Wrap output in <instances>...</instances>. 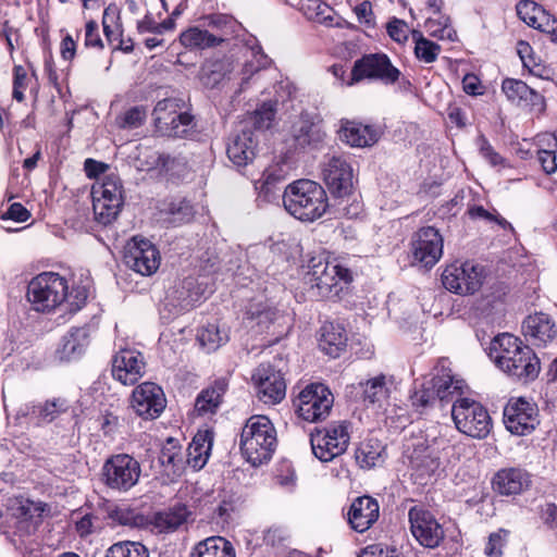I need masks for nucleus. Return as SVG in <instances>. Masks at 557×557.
Returning <instances> with one entry per match:
<instances>
[{"label":"nucleus","instance_id":"1","mask_svg":"<svg viewBox=\"0 0 557 557\" xmlns=\"http://www.w3.org/2000/svg\"><path fill=\"white\" fill-rule=\"evenodd\" d=\"M86 286H73L70 290L67 280L55 272H42L33 277L27 286V300L38 312H52L63 308L75 313L83 308L88 298Z\"/></svg>","mask_w":557,"mask_h":557},{"label":"nucleus","instance_id":"2","mask_svg":"<svg viewBox=\"0 0 557 557\" xmlns=\"http://www.w3.org/2000/svg\"><path fill=\"white\" fill-rule=\"evenodd\" d=\"M488 355L498 369L518 381H533L541 370L533 349L509 333L499 334L492 341Z\"/></svg>","mask_w":557,"mask_h":557},{"label":"nucleus","instance_id":"3","mask_svg":"<svg viewBox=\"0 0 557 557\" xmlns=\"http://www.w3.org/2000/svg\"><path fill=\"white\" fill-rule=\"evenodd\" d=\"M306 269L305 282L311 286L315 296L322 298L337 297L352 281L351 271L326 252L311 256Z\"/></svg>","mask_w":557,"mask_h":557},{"label":"nucleus","instance_id":"4","mask_svg":"<svg viewBox=\"0 0 557 557\" xmlns=\"http://www.w3.org/2000/svg\"><path fill=\"white\" fill-rule=\"evenodd\" d=\"M283 205L290 215L302 222L319 220L330 206L324 188L311 180H298L287 185Z\"/></svg>","mask_w":557,"mask_h":557},{"label":"nucleus","instance_id":"5","mask_svg":"<svg viewBox=\"0 0 557 557\" xmlns=\"http://www.w3.org/2000/svg\"><path fill=\"white\" fill-rule=\"evenodd\" d=\"M240 450L252 466H259L271 459L276 446V431L265 416L250 417L240 434Z\"/></svg>","mask_w":557,"mask_h":557},{"label":"nucleus","instance_id":"6","mask_svg":"<svg viewBox=\"0 0 557 557\" xmlns=\"http://www.w3.org/2000/svg\"><path fill=\"white\" fill-rule=\"evenodd\" d=\"M91 196L95 219L103 225L112 223L124 203L120 177L114 173L104 175L92 185Z\"/></svg>","mask_w":557,"mask_h":557},{"label":"nucleus","instance_id":"7","mask_svg":"<svg viewBox=\"0 0 557 557\" xmlns=\"http://www.w3.org/2000/svg\"><path fill=\"white\" fill-rule=\"evenodd\" d=\"M451 417L461 433L474 438L486 437L492 429L487 410L470 398H457L451 408Z\"/></svg>","mask_w":557,"mask_h":557},{"label":"nucleus","instance_id":"8","mask_svg":"<svg viewBox=\"0 0 557 557\" xmlns=\"http://www.w3.org/2000/svg\"><path fill=\"white\" fill-rule=\"evenodd\" d=\"M484 268L472 261L454 262L445 268L442 274L444 287L458 295H473L484 281Z\"/></svg>","mask_w":557,"mask_h":557},{"label":"nucleus","instance_id":"9","mask_svg":"<svg viewBox=\"0 0 557 557\" xmlns=\"http://www.w3.org/2000/svg\"><path fill=\"white\" fill-rule=\"evenodd\" d=\"M139 462L127 454L110 457L102 467L104 484L114 491L127 492L135 486L140 478Z\"/></svg>","mask_w":557,"mask_h":557},{"label":"nucleus","instance_id":"10","mask_svg":"<svg viewBox=\"0 0 557 557\" xmlns=\"http://www.w3.org/2000/svg\"><path fill=\"white\" fill-rule=\"evenodd\" d=\"M334 397L323 384L307 385L294 400L298 416L308 422L325 419L333 407Z\"/></svg>","mask_w":557,"mask_h":557},{"label":"nucleus","instance_id":"11","mask_svg":"<svg viewBox=\"0 0 557 557\" xmlns=\"http://www.w3.org/2000/svg\"><path fill=\"white\" fill-rule=\"evenodd\" d=\"M349 440L348 426L342 422L315 430L311 433L310 444L313 455L319 460L327 462L346 451Z\"/></svg>","mask_w":557,"mask_h":557},{"label":"nucleus","instance_id":"12","mask_svg":"<svg viewBox=\"0 0 557 557\" xmlns=\"http://www.w3.org/2000/svg\"><path fill=\"white\" fill-rule=\"evenodd\" d=\"M399 75L400 72L393 66L386 54L371 53L355 62L346 84L351 86L364 78H375L392 84L398 79Z\"/></svg>","mask_w":557,"mask_h":557},{"label":"nucleus","instance_id":"13","mask_svg":"<svg viewBox=\"0 0 557 557\" xmlns=\"http://www.w3.org/2000/svg\"><path fill=\"white\" fill-rule=\"evenodd\" d=\"M504 423L513 435L525 436L540 424L536 404L523 398H511L504 409Z\"/></svg>","mask_w":557,"mask_h":557},{"label":"nucleus","instance_id":"14","mask_svg":"<svg viewBox=\"0 0 557 557\" xmlns=\"http://www.w3.org/2000/svg\"><path fill=\"white\" fill-rule=\"evenodd\" d=\"M257 397L267 405L280 404L286 395V382L282 370L271 363L259 364L251 376Z\"/></svg>","mask_w":557,"mask_h":557},{"label":"nucleus","instance_id":"15","mask_svg":"<svg viewBox=\"0 0 557 557\" xmlns=\"http://www.w3.org/2000/svg\"><path fill=\"white\" fill-rule=\"evenodd\" d=\"M410 245L412 262L423 268H432L443 255V237L433 226L418 230L412 235Z\"/></svg>","mask_w":557,"mask_h":557},{"label":"nucleus","instance_id":"16","mask_svg":"<svg viewBox=\"0 0 557 557\" xmlns=\"http://www.w3.org/2000/svg\"><path fill=\"white\" fill-rule=\"evenodd\" d=\"M160 260L159 250L148 239L134 237L125 247L126 265L141 275L153 274L160 265Z\"/></svg>","mask_w":557,"mask_h":557},{"label":"nucleus","instance_id":"17","mask_svg":"<svg viewBox=\"0 0 557 557\" xmlns=\"http://www.w3.org/2000/svg\"><path fill=\"white\" fill-rule=\"evenodd\" d=\"M166 406L163 389L152 382L138 385L132 393L131 407L143 419L158 418Z\"/></svg>","mask_w":557,"mask_h":557},{"label":"nucleus","instance_id":"18","mask_svg":"<svg viewBox=\"0 0 557 557\" xmlns=\"http://www.w3.org/2000/svg\"><path fill=\"white\" fill-rule=\"evenodd\" d=\"M408 516L414 539L424 547L438 546L444 539V530L434 516L421 506L410 508Z\"/></svg>","mask_w":557,"mask_h":557},{"label":"nucleus","instance_id":"19","mask_svg":"<svg viewBox=\"0 0 557 557\" xmlns=\"http://www.w3.org/2000/svg\"><path fill=\"white\" fill-rule=\"evenodd\" d=\"M323 181L332 194L342 197L352 188V169L345 157H329L322 166Z\"/></svg>","mask_w":557,"mask_h":557},{"label":"nucleus","instance_id":"20","mask_svg":"<svg viewBox=\"0 0 557 557\" xmlns=\"http://www.w3.org/2000/svg\"><path fill=\"white\" fill-rule=\"evenodd\" d=\"M144 357L135 349H121L113 357L112 375L123 385L135 384L144 375Z\"/></svg>","mask_w":557,"mask_h":557},{"label":"nucleus","instance_id":"21","mask_svg":"<svg viewBox=\"0 0 557 557\" xmlns=\"http://www.w3.org/2000/svg\"><path fill=\"white\" fill-rule=\"evenodd\" d=\"M502 90L511 103L521 108L536 113L545 109L544 97L520 79L506 78L502 84Z\"/></svg>","mask_w":557,"mask_h":557},{"label":"nucleus","instance_id":"22","mask_svg":"<svg viewBox=\"0 0 557 557\" xmlns=\"http://www.w3.org/2000/svg\"><path fill=\"white\" fill-rule=\"evenodd\" d=\"M380 517V505L371 496H360L354 499L348 512V523L352 530L363 533L369 530Z\"/></svg>","mask_w":557,"mask_h":557},{"label":"nucleus","instance_id":"23","mask_svg":"<svg viewBox=\"0 0 557 557\" xmlns=\"http://www.w3.org/2000/svg\"><path fill=\"white\" fill-rule=\"evenodd\" d=\"M338 137L346 145L355 148H366L375 145L381 132L373 125L362 124L357 121L341 120Z\"/></svg>","mask_w":557,"mask_h":557},{"label":"nucleus","instance_id":"24","mask_svg":"<svg viewBox=\"0 0 557 557\" xmlns=\"http://www.w3.org/2000/svg\"><path fill=\"white\" fill-rule=\"evenodd\" d=\"M531 485V475L521 468H504L498 470L492 479L494 492L502 496L519 495Z\"/></svg>","mask_w":557,"mask_h":557},{"label":"nucleus","instance_id":"25","mask_svg":"<svg viewBox=\"0 0 557 557\" xmlns=\"http://www.w3.org/2000/svg\"><path fill=\"white\" fill-rule=\"evenodd\" d=\"M363 401L377 408L388 404L392 393L396 389L393 375L377 374L360 383Z\"/></svg>","mask_w":557,"mask_h":557},{"label":"nucleus","instance_id":"26","mask_svg":"<svg viewBox=\"0 0 557 557\" xmlns=\"http://www.w3.org/2000/svg\"><path fill=\"white\" fill-rule=\"evenodd\" d=\"M447 359H441L435 367V374L430 380L440 401H450L455 395H459L463 387V381L456 380L450 372Z\"/></svg>","mask_w":557,"mask_h":557},{"label":"nucleus","instance_id":"27","mask_svg":"<svg viewBox=\"0 0 557 557\" xmlns=\"http://www.w3.org/2000/svg\"><path fill=\"white\" fill-rule=\"evenodd\" d=\"M522 332L534 345H546L557 334L555 322L543 312L529 315L523 321Z\"/></svg>","mask_w":557,"mask_h":557},{"label":"nucleus","instance_id":"28","mask_svg":"<svg viewBox=\"0 0 557 557\" xmlns=\"http://www.w3.org/2000/svg\"><path fill=\"white\" fill-rule=\"evenodd\" d=\"M257 146L255 133L243 129L227 146L228 159L236 166H245L255 159Z\"/></svg>","mask_w":557,"mask_h":557},{"label":"nucleus","instance_id":"29","mask_svg":"<svg viewBox=\"0 0 557 557\" xmlns=\"http://www.w3.org/2000/svg\"><path fill=\"white\" fill-rule=\"evenodd\" d=\"M293 137L299 147L315 149L324 141L326 133L319 123L313 122L308 115H301L293 126Z\"/></svg>","mask_w":557,"mask_h":557},{"label":"nucleus","instance_id":"30","mask_svg":"<svg viewBox=\"0 0 557 557\" xmlns=\"http://www.w3.org/2000/svg\"><path fill=\"white\" fill-rule=\"evenodd\" d=\"M89 345L87 327H72L62 338L58 355L61 360L72 361L79 358Z\"/></svg>","mask_w":557,"mask_h":557},{"label":"nucleus","instance_id":"31","mask_svg":"<svg viewBox=\"0 0 557 557\" xmlns=\"http://www.w3.org/2000/svg\"><path fill=\"white\" fill-rule=\"evenodd\" d=\"M203 25L207 30L216 38L215 45L222 46L234 37L239 28L237 21L222 13H214L203 17Z\"/></svg>","mask_w":557,"mask_h":557},{"label":"nucleus","instance_id":"32","mask_svg":"<svg viewBox=\"0 0 557 557\" xmlns=\"http://www.w3.org/2000/svg\"><path fill=\"white\" fill-rule=\"evenodd\" d=\"M410 466L417 472L418 478L424 479L433 474L440 467V458L434 449L418 443L409 455Z\"/></svg>","mask_w":557,"mask_h":557},{"label":"nucleus","instance_id":"33","mask_svg":"<svg viewBox=\"0 0 557 557\" xmlns=\"http://www.w3.org/2000/svg\"><path fill=\"white\" fill-rule=\"evenodd\" d=\"M213 444V433L209 430L198 432L187 448V463L200 470L207 463Z\"/></svg>","mask_w":557,"mask_h":557},{"label":"nucleus","instance_id":"34","mask_svg":"<svg viewBox=\"0 0 557 557\" xmlns=\"http://www.w3.org/2000/svg\"><path fill=\"white\" fill-rule=\"evenodd\" d=\"M347 336L342 325L326 322L321 327L319 347L329 356L336 358L346 346Z\"/></svg>","mask_w":557,"mask_h":557},{"label":"nucleus","instance_id":"35","mask_svg":"<svg viewBox=\"0 0 557 557\" xmlns=\"http://www.w3.org/2000/svg\"><path fill=\"white\" fill-rule=\"evenodd\" d=\"M355 459L362 469L381 466L385 460V446L376 438H368L357 447Z\"/></svg>","mask_w":557,"mask_h":557},{"label":"nucleus","instance_id":"36","mask_svg":"<svg viewBox=\"0 0 557 557\" xmlns=\"http://www.w3.org/2000/svg\"><path fill=\"white\" fill-rule=\"evenodd\" d=\"M183 112V102L175 98L160 100L153 109V120L158 131H172L169 127L173 124L178 114Z\"/></svg>","mask_w":557,"mask_h":557},{"label":"nucleus","instance_id":"37","mask_svg":"<svg viewBox=\"0 0 557 557\" xmlns=\"http://www.w3.org/2000/svg\"><path fill=\"white\" fill-rule=\"evenodd\" d=\"M178 40L184 48L190 51L218 47L215 45L216 38L207 28H201L200 26H190L183 30L180 34Z\"/></svg>","mask_w":557,"mask_h":557},{"label":"nucleus","instance_id":"38","mask_svg":"<svg viewBox=\"0 0 557 557\" xmlns=\"http://www.w3.org/2000/svg\"><path fill=\"white\" fill-rule=\"evenodd\" d=\"M158 460L165 474H180L184 468V456L177 441L172 437L168 438L161 448Z\"/></svg>","mask_w":557,"mask_h":557},{"label":"nucleus","instance_id":"39","mask_svg":"<svg viewBox=\"0 0 557 557\" xmlns=\"http://www.w3.org/2000/svg\"><path fill=\"white\" fill-rule=\"evenodd\" d=\"M290 170V164L285 160L269 165L263 171L261 178L256 182V189H258L260 194H264L267 197L270 196L272 194V187L280 182L285 181L288 177Z\"/></svg>","mask_w":557,"mask_h":557},{"label":"nucleus","instance_id":"40","mask_svg":"<svg viewBox=\"0 0 557 557\" xmlns=\"http://www.w3.org/2000/svg\"><path fill=\"white\" fill-rule=\"evenodd\" d=\"M247 323L250 327H257V332H264L270 324L280 318V312L272 306L262 302L250 304L246 312Z\"/></svg>","mask_w":557,"mask_h":557},{"label":"nucleus","instance_id":"41","mask_svg":"<svg viewBox=\"0 0 557 557\" xmlns=\"http://www.w3.org/2000/svg\"><path fill=\"white\" fill-rule=\"evenodd\" d=\"M518 16L530 27L549 29V14L532 0H522L517 4Z\"/></svg>","mask_w":557,"mask_h":557},{"label":"nucleus","instance_id":"42","mask_svg":"<svg viewBox=\"0 0 557 557\" xmlns=\"http://www.w3.org/2000/svg\"><path fill=\"white\" fill-rule=\"evenodd\" d=\"M226 386L224 380H219L211 387L203 389L196 398L195 410L199 414L215 412L221 404Z\"/></svg>","mask_w":557,"mask_h":557},{"label":"nucleus","instance_id":"43","mask_svg":"<svg viewBox=\"0 0 557 557\" xmlns=\"http://www.w3.org/2000/svg\"><path fill=\"white\" fill-rule=\"evenodd\" d=\"M251 59L248 60L240 71L239 91H244L249 81L260 70L271 65L272 60L263 52L262 47L256 42L250 47Z\"/></svg>","mask_w":557,"mask_h":557},{"label":"nucleus","instance_id":"44","mask_svg":"<svg viewBox=\"0 0 557 557\" xmlns=\"http://www.w3.org/2000/svg\"><path fill=\"white\" fill-rule=\"evenodd\" d=\"M197 557H235V550L231 542L222 536L208 537L195 547Z\"/></svg>","mask_w":557,"mask_h":557},{"label":"nucleus","instance_id":"45","mask_svg":"<svg viewBox=\"0 0 557 557\" xmlns=\"http://www.w3.org/2000/svg\"><path fill=\"white\" fill-rule=\"evenodd\" d=\"M300 10L312 22L325 26L334 25V10L322 0H300Z\"/></svg>","mask_w":557,"mask_h":557},{"label":"nucleus","instance_id":"46","mask_svg":"<svg viewBox=\"0 0 557 557\" xmlns=\"http://www.w3.org/2000/svg\"><path fill=\"white\" fill-rule=\"evenodd\" d=\"M412 38L414 41V55L420 62L430 64L437 60L442 51L440 45L425 38L419 30L412 32Z\"/></svg>","mask_w":557,"mask_h":557},{"label":"nucleus","instance_id":"47","mask_svg":"<svg viewBox=\"0 0 557 557\" xmlns=\"http://www.w3.org/2000/svg\"><path fill=\"white\" fill-rule=\"evenodd\" d=\"M198 341L208 351H214L228 341V335L218 324L209 323L199 331Z\"/></svg>","mask_w":557,"mask_h":557},{"label":"nucleus","instance_id":"48","mask_svg":"<svg viewBox=\"0 0 557 557\" xmlns=\"http://www.w3.org/2000/svg\"><path fill=\"white\" fill-rule=\"evenodd\" d=\"M190 512L186 505L177 504L170 509L159 512L157 516L158 525L175 530L185 523Z\"/></svg>","mask_w":557,"mask_h":557},{"label":"nucleus","instance_id":"49","mask_svg":"<svg viewBox=\"0 0 557 557\" xmlns=\"http://www.w3.org/2000/svg\"><path fill=\"white\" fill-rule=\"evenodd\" d=\"M165 213L168 214L166 220L169 223L177 226L190 222L195 211L189 201L181 199L170 202L165 209Z\"/></svg>","mask_w":557,"mask_h":557},{"label":"nucleus","instance_id":"50","mask_svg":"<svg viewBox=\"0 0 557 557\" xmlns=\"http://www.w3.org/2000/svg\"><path fill=\"white\" fill-rule=\"evenodd\" d=\"M106 557H149V550L139 542L123 541L111 545Z\"/></svg>","mask_w":557,"mask_h":557},{"label":"nucleus","instance_id":"51","mask_svg":"<svg viewBox=\"0 0 557 557\" xmlns=\"http://www.w3.org/2000/svg\"><path fill=\"white\" fill-rule=\"evenodd\" d=\"M138 168L141 171H150L157 168L169 171L172 169L171 163L174 162V159H172L170 156L159 154L156 151L145 149L138 156Z\"/></svg>","mask_w":557,"mask_h":557},{"label":"nucleus","instance_id":"52","mask_svg":"<svg viewBox=\"0 0 557 557\" xmlns=\"http://www.w3.org/2000/svg\"><path fill=\"white\" fill-rule=\"evenodd\" d=\"M275 106L272 102L262 103L251 115L250 123L257 131H264L272 126L275 117Z\"/></svg>","mask_w":557,"mask_h":557},{"label":"nucleus","instance_id":"53","mask_svg":"<svg viewBox=\"0 0 557 557\" xmlns=\"http://www.w3.org/2000/svg\"><path fill=\"white\" fill-rule=\"evenodd\" d=\"M448 18L442 15H430L425 21V28L430 35L440 39L454 40L456 32L448 25Z\"/></svg>","mask_w":557,"mask_h":557},{"label":"nucleus","instance_id":"54","mask_svg":"<svg viewBox=\"0 0 557 557\" xmlns=\"http://www.w3.org/2000/svg\"><path fill=\"white\" fill-rule=\"evenodd\" d=\"M174 28L175 21L172 17L158 23L151 16L146 15L137 24V29L140 34L151 33L158 36L164 34L165 32H172Z\"/></svg>","mask_w":557,"mask_h":557},{"label":"nucleus","instance_id":"55","mask_svg":"<svg viewBox=\"0 0 557 557\" xmlns=\"http://www.w3.org/2000/svg\"><path fill=\"white\" fill-rule=\"evenodd\" d=\"M478 146L480 154L486 162L490 163L491 166L499 169L509 166L507 160L503 158L497 151H495V149L484 136L479 137Z\"/></svg>","mask_w":557,"mask_h":557},{"label":"nucleus","instance_id":"56","mask_svg":"<svg viewBox=\"0 0 557 557\" xmlns=\"http://www.w3.org/2000/svg\"><path fill=\"white\" fill-rule=\"evenodd\" d=\"M147 112L144 107H133L117 117V124L122 128L133 129L143 125Z\"/></svg>","mask_w":557,"mask_h":557},{"label":"nucleus","instance_id":"57","mask_svg":"<svg viewBox=\"0 0 557 557\" xmlns=\"http://www.w3.org/2000/svg\"><path fill=\"white\" fill-rule=\"evenodd\" d=\"M193 116L187 112L183 111L178 114V117L174 120L173 124H170L169 127H173L170 131H159L162 135L169 137H185L193 128Z\"/></svg>","mask_w":557,"mask_h":557},{"label":"nucleus","instance_id":"58","mask_svg":"<svg viewBox=\"0 0 557 557\" xmlns=\"http://www.w3.org/2000/svg\"><path fill=\"white\" fill-rule=\"evenodd\" d=\"M66 401L63 399H55L47 401L44 405H38V417L37 422H51L59 412L66 410Z\"/></svg>","mask_w":557,"mask_h":557},{"label":"nucleus","instance_id":"59","mask_svg":"<svg viewBox=\"0 0 557 557\" xmlns=\"http://www.w3.org/2000/svg\"><path fill=\"white\" fill-rule=\"evenodd\" d=\"M508 542V531L498 530L488 536L484 553L488 557H502L503 549Z\"/></svg>","mask_w":557,"mask_h":557},{"label":"nucleus","instance_id":"60","mask_svg":"<svg viewBox=\"0 0 557 557\" xmlns=\"http://www.w3.org/2000/svg\"><path fill=\"white\" fill-rule=\"evenodd\" d=\"M12 515L22 521H27L34 513L40 511L39 505L24 498H16L11 506Z\"/></svg>","mask_w":557,"mask_h":557},{"label":"nucleus","instance_id":"61","mask_svg":"<svg viewBox=\"0 0 557 557\" xmlns=\"http://www.w3.org/2000/svg\"><path fill=\"white\" fill-rule=\"evenodd\" d=\"M437 399L435 389L432 388L431 381L422 385L421 389L411 395L412 405L417 408H425Z\"/></svg>","mask_w":557,"mask_h":557},{"label":"nucleus","instance_id":"62","mask_svg":"<svg viewBox=\"0 0 557 557\" xmlns=\"http://www.w3.org/2000/svg\"><path fill=\"white\" fill-rule=\"evenodd\" d=\"M386 29L393 40L399 44L407 41L409 27L405 21L394 17L388 22Z\"/></svg>","mask_w":557,"mask_h":557},{"label":"nucleus","instance_id":"63","mask_svg":"<svg viewBox=\"0 0 557 557\" xmlns=\"http://www.w3.org/2000/svg\"><path fill=\"white\" fill-rule=\"evenodd\" d=\"M29 216V211L23 205L14 202L8 208V210L4 213H2L1 220H12L14 222L22 223L27 221Z\"/></svg>","mask_w":557,"mask_h":557},{"label":"nucleus","instance_id":"64","mask_svg":"<svg viewBox=\"0 0 557 557\" xmlns=\"http://www.w3.org/2000/svg\"><path fill=\"white\" fill-rule=\"evenodd\" d=\"M359 557H401L396 549L372 544L362 549Z\"/></svg>","mask_w":557,"mask_h":557}]
</instances>
